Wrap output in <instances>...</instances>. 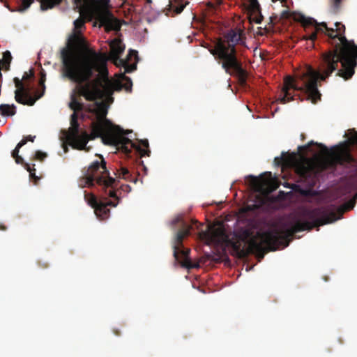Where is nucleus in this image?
<instances>
[{"label": "nucleus", "mask_w": 357, "mask_h": 357, "mask_svg": "<svg viewBox=\"0 0 357 357\" xmlns=\"http://www.w3.org/2000/svg\"><path fill=\"white\" fill-rule=\"evenodd\" d=\"M274 162L278 167L293 168L298 176L307 180L309 185L314 184L315 167L307 158H298L294 153H282L281 157L275 158Z\"/></svg>", "instance_id": "10"}, {"label": "nucleus", "mask_w": 357, "mask_h": 357, "mask_svg": "<svg viewBox=\"0 0 357 357\" xmlns=\"http://www.w3.org/2000/svg\"><path fill=\"white\" fill-rule=\"evenodd\" d=\"M120 190L121 191H123L126 193H128L131 191V187L129 185H122L121 187H120Z\"/></svg>", "instance_id": "34"}, {"label": "nucleus", "mask_w": 357, "mask_h": 357, "mask_svg": "<svg viewBox=\"0 0 357 357\" xmlns=\"http://www.w3.org/2000/svg\"><path fill=\"white\" fill-rule=\"evenodd\" d=\"M47 156V153L42 152L41 151H36L33 157L31 158V160H40L43 161Z\"/></svg>", "instance_id": "29"}, {"label": "nucleus", "mask_w": 357, "mask_h": 357, "mask_svg": "<svg viewBox=\"0 0 357 357\" xmlns=\"http://www.w3.org/2000/svg\"><path fill=\"white\" fill-rule=\"evenodd\" d=\"M34 0H18V5L15 9H10L11 11H17L22 13L27 10L32 4Z\"/></svg>", "instance_id": "24"}, {"label": "nucleus", "mask_w": 357, "mask_h": 357, "mask_svg": "<svg viewBox=\"0 0 357 357\" xmlns=\"http://www.w3.org/2000/svg\"><path fill=\"white\" fill-rule=\"evenodd\" d=\"M172 224L173 226L178 225L180 229L178 230L175 237V242L174 245V257L176 261H180V257L183 258V261H181L182 266L187 268H194L195 266L192 264L188 257L190 250H185L183 248V241L185 237L190 234L192 226L184 221L181 216H178L174 218Z\"/></svg>", "instance_id": "11"}, {"label": "nucleus", "mask_w": 357, "mask_h": 357, "mask_svg": "<svg viewBox=\"0 0 357 357\" xmlns=\"http://www.w3.org/2000/svg\"><path fill=\"white\" fill-rule=\"evenodd\" d=\"M39 266L42 268H47L48 266V264L47 263H44V265H40V263L39 262Z\"/></svg>", "instance_id": "39"}, {"label": "nucleus", "mask_w": 357, "mask_h": 357, "mask_svg": "<svg viewBox=\"0 0 357 357\" xmlns=\"http://www.w3.org/2000/svg\"><path fill=\"white\" fill-rule=\"evenodd\" d=\"M101 161H93L87 168L82 171V176L79 180V186L91 188L97 184L105 195L114 198L116 202L112 201H98L92 193L84 192V199L93 209L96 215L99 218L104 220L109 217V209L108 206H116L120 201V197L116 195V188L119 181L109 176V172L106 167V162L102 155Z\"/></svg>", "instance_id": "5"}, {"label": "nucleus", "mask_w": 357, "mask_h": 357, "mask_svg": "<svg viewBox=\"0 0 357 357\" xmlns=\"http://www.w3.org/2000/svg\"><path fill=\"white\" fill-rule=\"evenodd\" d=\"M109 47L111 49V59L114 61L115 64H117L119 60L121 59L120 55L124 52L125 45L122 43L121 40L115 38L110 42Z\"/></svg>", "instance_id": "16"}, {"label": "nucleus", "mask_w": 357, "mask_h": 357, "mask_svg": "<svg viewBox=\"0 0 357 357\" xmlns=\"http://www.w3.org/2000/svg\"><path fill=\"white\" fill-rule=\"evenodd\" d=\"M40 74V79L39 81V84L45 89V82L46 74L45 73V70L43 68H41Z\"/></svg>", "instance_id": "31"}, {"label": "nucleus", "mask_w": 357, "mask_h": 357, "mask_svg": "<svg viewBox=\"0 0 357 357\" xmlns=\"http://www.w3.org/2000/svg\"><path fill=\"white\" fill-rule=\"evenodd\" d=\"M303 215L311 220H297L289 227H273L265 231H257V234L248 241V246L243 248L241 252L246 254H260L264 257V252L275 251L284 241L291 237L296 233L305 230H311L326 224L332 223L340 219L337 213L324 208H315L312 210H305Z\"/></svg>", "instance_id": "4"}, {"label": "nucleus", "mask_w": 357, "mask_h": 357, "mask_svg": "<svg viewBox=\"0 0 357 357\" xmlns=\"http://www.w3.org/2000/svg\"><path fill=\"white\" fill-rule=\"evenodd\" d=\"M84 24L83 18L75 20V32L70 37L68 46L61 53L63 77L77 84L89 80L93 76V70H100L107 62L105 54L96 52L88 47L81 34Z\"/></svg>", "instance_id": "2"}, {"label": "nucleus", "mask_w": 357, "mask_h": 357, "mask_svg": "<svg viewBox=\"0 0 357 357\" xmlns=\"http://www.w3.org/2000/svg\"><path fill=\"white\" fill-rule=\"evenodd\" d=\"M357 199V192L354 195L353 199L349 201L348 203H347L344 206H343L342 208L338 209L339 214L342 213L344 211H348L354 206L356 202Z\"/></svg>", "instance_id": "26"}, {"label": "nucleus", "mask_w": 357, "mask_h": 357, "mask_svg": "<svg viewBox=\"0 0 357 357\" xmlns=\"http://www.w3.org/2000/svg\"><path fill=\"white\" fill-rule=\"evenodd\" d=\"M244 34L241 29H230L223 39H219L210 52L225 71L231 75H235L245 81L246 71L237 56L236 45L244 43Z\"/></svg>", "instance_id": "7"}, {"label": "nucleus", "mask_w": 357, "mask_h": 357, "mask_svg": "<svg viewBox=\"0 0 357 357\" xmlns=\"http://www.w3.org/2000/svg\"><path fill=\"white\" fill-rule=\"evenodd\" d=\"M201 236L204 238L208 243L227 244L229 241L226 230L222 224L217 227L213 226L206 231H202Z\"/></svg>", "instance_id": "13"}, {"label": "nucleus", "mask_w": 357, "mask_h": 357, "mask_svg": "<svg viewBox=\"0 0 357 357\" xmlns=\"http://www.w3.org/2000/svg\"><path fill=\"white\" fill-rule=\"evenodd\" d=\"M313 145H316L317 146L320 148L321 149V151H323L324 153H329L328 148L325 145H324L321 143L314 142L313 141L310 142L306 145L299 146L298 149V151H303V152L311 151H312L311 146Z\"/></svg>", "instance_id": "19"}, {"label": "nucleus", "mask_w": 357, "mask_h": 357, "mask_svg": "<svg viewBox=\"0 0 357 357\" xmlns=\"http://www.w3.org/2000/svg\"><path fill=\"white\" fill-rule=\"evenodd\" d=\"M139 142H140L141 145H142L144 147H145V148L149 147V142L147 139H142V140H140Z\"/></svg>", "instance_id": "35"}, {"label": "nucleus", "mask_w": 357, "mask_h": 357, "mask_svg": "<svg viewBox=\"0 0 357 357\" xmlns=\"http://www.w3.org/2000/svg\"><path fill=\"white\" fill-rule=\"evenodd\" d=\"M296 20L301 24L305 31L310 26L314 28L312 33L304 36L305 40L314 42L317 39L318 33H324L328 38V43L333 47L328 52H335L337 54L341 56L344 66L350 63L351 60L357 62V45L354 41L347 39L344 36L345 26L341 22H335V29H333L328 28L326 22L318 23L314 19L303 15H300Z\"/></svg>", "instance_id": "6"}, {"label": "nucleus", "mask_w": 357, "mask_h": 357, "mask_svg": "<svg viewBox=\"0 0 357 357\" xmlns=\"http://www.w3.org/2000/svg\"><path fill=\"white\" fill-rule=\"evenodd\" d=\"M16 113V107L15 105L1 104L0 105V114L2 116H13Z\"/></svg>", "instance_id": "20"}, {"label": "nucleus", "mask_w": 357, "mask_h": 357, "mask_svg": "<svg viewBox=\"0 0 357 357\" xmlns=\"http://www.w3.org/2000/svg\"><path fill=\"white\" fill-rule=\"evenodd\" d=\"M115 175L119 178H121L127 181H133L134 183L137 182V178H131V174L130 173L129 170L124 167H121V168L117 170V172L115 174Z\"/></svg>", "instance_id": "21"}, {"label": "nucleus", "mask_w": 357, "mask_h": 357, "mask_svg": "<svg viewBox=\"0 0 357 357\" xmlns=\"http://www.w3.org/2000/svg\"><path fill=\"white\" fill-rule=\"evenodd\" d=\"M113 332L116 335H120L121 333L118 329H113Z\"/></svg>", "instance_id": "38"}, {"label": "nucleus", "mask_w": 357, "mask_h": 357, "mask_svg": "<svg viewBox=\"0 0 357 357\" xmlns=\"http://www.w3.org/2000/svg\"><path fill=\"white\" fill-rule=\"evenodd\" d=\"M12 60V56L9 51H6L3 53V64L7 66L6 70L9 69L10 63Z\"/></svg>", "instance_id": "28"}, {"label": "nucleus", "mask_w": 357, "mask_h": 357, "mask_svg": "<svg viewBox=\"0 0 357 357\" xmlns=\"http://www.w3.org/2000/svg\"><path fill=\"white\" fill-rule=\"evenodd\" d=\"M25 145L24 141H20L16 146L14 150L11 153L12 157L15 159L17 164H20L23 167H29V163L26 162L24 159L19 155L20 149Z\"/></svg>", "instance_id": "18"}, {"label": "nucleus", "mask_w": 357, "mask_h": 357, "mask_svg": "<svg viewBox=\"0 0 357 357\" xmlns=\"http://www.w3.org/2000/svg\"><path fill=\"white\" fill-rule=\"evenodd\" d=\"M69 107L73 110L74 112L77 113V112L82 111L84 106L82 102H79L77 100L76 96L73 93L71 96V100L69 103Z\"/></svg>", "instance_id": "23"}, {"label": "nucleus", "mask_w": 357, "mask_h": 357, "mask_svg": "<svg viewBox=\"0 0 357 357\" xmlns=\"http://www.w3.org/2000/svg\"><path fill=\"white\" fill-rule=\"evenodd\" d=\"M271 172H264L259 177L249 175L246 177L247 181L256 190L260 191L266 186L271 180Z\"/></svg>", "instance_id": "14"}, {"label": "nucleus", "mask_w": 357, "mask_h": 357, "mask_svg": "<svg viewBox=\"0 0 357 357\" xmlns=\"http://www.w3.org/2000/svg\"><path fill=\"white\" fill-rule=\"evenodd\" d=\"M34 76V72L33 70H30L29 73H24L22 79H20L18 77H15L13 81L17 89L15 91V100L22 105H26L32 106L36 102V100L40 98H34L31 96L29 93V90L26 87L22 82V80L29 79Z\"/></svg>", "instance_id": "12"}, {"label": "nucleus", "mask_w": 357, "mask_h": 357, "mask_svg": "<svg viewBox=\"0 0 357 357\" xmlns=\"http://www.w3.org/2000/svg\"><path fill=\"white\" fill-rule=\"evenodd\" d=\"M350 61L344 66L343 59L335 52H325L322 55L320 70H316L312 66H307L294 77L287 76L284 78L278 101L281 104L289 102L294 100V92L301 91L307 96V100L316 104L321 98L318 89V81H326L335 71H337L336 76L344 80L350 79L354 75L357 66L356 61Z\"/></svg>", "instance_id": "1"}, {"label": "nucleus", "mask_w": 357, "mask_h": 357, "mask_svg": "<svg viewBox=\"0 0 357 357\" xmlns=\"http://www.w3.org/2000/svg\"><path fill=\"white\" fill-rule=\"evenodd\" d=\"M70 126L69 135L79 132V124L78 123V115L75 112H73L70 116Z\"/></svg>", "instance_id": "22"}, {"label": "nucleus", "mask_w": 357, "mask_h": 357, "mask_svg": "<svg viewBox=\"0 0 357 357\" xmlns=\"http://www.w3.org/2000/svg\"><path fill=\"white\" fill-rule=\"evenodd\" d=\"M330 155L331 156L332 166H335L337 164L340 165H347L352 163L354 160L352 155L347 151H331Z\"/></svg>", "instance_id": "15"}, {"label": "nucleus", "mask_w": 357, "mask_h": 357, "mask_svg": "<svg viewBox=\"0 0 357 357\" xmlns=\"http://www.w3.org/2000/svg\"><path fill=\"white\" fill-rule=\"evenodd\" d=\"M331 2V11L336 14L338 13L340 8L342 0H330Z\"/></svg>", "instance_id": "27"}, {"label": "nucleus", "mask_w": 357, "mask_h": 357, "mask_svg": "<svg viewBox=\"0 0 357 357\" xmlns=\"http://www.w3.org/2000/svg\"><path fill=\"white\" fill-rule=\"evenodd\" d=\"M63 0H40V8L46 10L59 5ZM74 9L81 14L86 13L94 15L100 25L108 30H117L119 26L114 21L113 15L108 11L109 0H73Z\"/></svg>", "instance_id": "9"}, {"label": "nucleus", "mask_w": 357, "mask_h": 357, "mask_svg": "<svg viewBox=\"0 0 357 357\" xmlns=\"http://www.w3.org/2000/svg\"><path fill=\"white\" fill-rule=\"evenodd\" d=\"M36 136L35 135H27L23 137L21 141H24L25 142V144L27 143V142H33L35 140Z\"/></svg>", "instance_id": "32"}, {"label": "nucleus", "mask_w": 357, "mask_h": 357, "mask_svg": "<svg viewBox=\"0 0 357 357\" xmlns=\"http://www.w3.org/2000/svg\"><path fill=\"white\" fill-rule=\"evenodd\" d=\"M188 2H186L185 4L178 5V6L176 7L175 12L177 14L181 13L183 10V9L185 7L186 4H188Z\"/></svg>", "instance_id": "33"}, {"label": "nucleus", "mask_w": 357, "mask_h": 357, "mask_svg": "<svg viewBox=\"0 0 357 357\" xmlns=\"http://www.w3.org/2000/svg\"><path fill=\"white\" fill-rule=\"evenodd\" d=\"M317 170L315 169L314 184L313 185H309L307 179H305L304 178H301V176H298L300 178V181L302 182H304L309 187V188H307V189H299L298 190V192L301 195L305 196V197H314L317 195L316 191L312 190V188L315 185V184L317 183Z\"/></svg>", "instance_id": "17"}, {"label": "nucleus", "mask_w": 357, "mask_h": 357, "mask_svg": "<svg viewBox=\"0 0 357 357\" xmlns=\"http://www.w3.org/2000/svg\"><path fill=\"white\" fill-rule=\"evenodd\" d=\"M86 111L96 117V120L93 121L91 125V132L89 135L84 131L81 134L77 132L76 134L75 132L69 135L68 139L71 142L73 148L84 150L89 139L100 137L105 144L115 146L126 155H129L132 149H135L142 157L149 156L151 151L149 149H142L126 137L132 130H124L107 119V110L102 102H95L88 105Z\"/></svg>", "instance_id": "3"}, {"label": "nucleus", "mask_w": 357, "mask_h": 357, "mask_svg": "<svg viewBox=\"0 0 357 357\" xmlns=\"http://www.w3.org/2000/svg\"><path fill=\"white\" fill-rule=\"evenodd\" d=\"M100 74L97 77L91 80L84 82L80 85L79 93L84 97L86 100L97 102V100H102L108 98L113 94L115 90H120L123 88L126 91L131 92L132 82L130 77L123 76V83L114 82L108 77V71L106 68V63L100 70H93Z\"/></svg>", "instance_id": "8"}, {"label": "nucleus", "mask_w": 357, "mask_h": 357, "mask_svg": "<svg viewBox=\"0 0 357 357\" xmlns=\"http://www.w3.org/2000/svg\"><path fill=\"white\" fill-rule=\"evenodd\" d=\"M147 3H151L152 2L151 0H146Z\"/></svg>", "instance_id": "41"}, {"label": "nucleus", "mask_w": 357, "mask_h": 357, "mask_svg": "<svg viewBox=\"0 0 357 357\" xmlns=\"http://www.w3.org/2000/svg\"><path fill=\"white\" fill-rule=\"evenodd\" d=\"M0 230H2V231L6 230V227L4 225L0 223Z\"/></svg>", "instance_id": "37"}, {"label": "nucleus", "mask_w": 357, "mask_h": 357, "mask_svg": "<svg viewBox=\"0 0 357 357\" xmlns=\"http://www.w3.org/2000/svg\"><path fill=\"white\" fill-rule=\"evenodd\" d=\"M135 56V57L137 56V52L135 50H130L128 53V56Z\"/></svg>", "instance_id": "36"}, {"label": "nucleus", "mask_w": 357, "mask_h": 357, "mask_svg": "<svg viewBox=\"0 0 357 357\" xmlns=\"http://www.w3.org/2000/svg\"><path fill=\"white\" fill-rule=\"evenodd\" d=\"M32 167L29 164V167H24L25 169H26L29 172V176L31 178H34L35 180H38V178L36 175V169L34 168L35 165L32 164Z\"/></svg>", "instance_id": "30"}, {"label": "nucleus", "mask_w": 357, "mask_h": 357, "mask_svg": "<svg viewBox=\"0 0 357 357\" xmlns=\"http://www.w3.org/2000/svg\"><path fill=\"white\" fill-rule=\"evenodd\" d=\"M116 65L123 66L125 68L126 73H132L137 68V65L135 63L129 64L128 61L124 59L119 60Z\"/></svg>", "instance_id": "25"}, {"label": "nucleus", "mask_w": 357, "mask_h": 357, "mask_svg": "<svg viewBox=\"0 0 357 357\" xmlns=\"http://www.w3.org/2000/svg\"><path fill=\"white\" fill-rule=\"evenodd\" d=\"M234 248L236 250H239L241 248H240V245H234Z\"/></svg>", "instance_id": "40"}]
</instances>
